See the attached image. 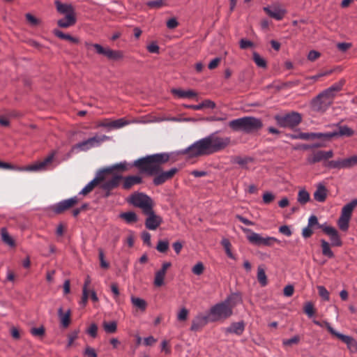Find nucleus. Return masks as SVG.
<instances>
[{"label":"nucleus","mask_w":357,"mask_h":357,"mask_svg":"<svg viewBox=\"0 0 357 357\" xmlns=\"http://www.w3.org/2000/svg\"><path fill=\"white\" fill-rule=\"evenodd\" d=\"M110 139L109 136L95 135L92 137L89 138L86 140L76 144L73 146V149H78L80 151H86L91 148L99 146L102 142L107 141Z\"/></svg>","instance_id":"obj_9"},{"label":"nucleus","mask_w":357,"mask_h":357,"mask_svg":"<svg viewBox=\"0 0 357 357\" xmlns=\"http://www.w3.org/2000/svg\"><path fill=\"white\" fill-rule=\"evenodd\" d=\"M335 337L345 343L351 352L354 353L357 351V342L352 337L340 333H338Z\"/></svg>","instance_id":"obj_22"},{"label":"nucleus","mask_w":357,"mask_h":357,"mask_svg":"<svg viewBox=\"0 0 357 357\" xmlns=\"http://www.w3.org/2000/svg\"><path fill=\"white\" fill-rule=\"evenodd\" d=\"M313 196L316 201L324 202L327 197V189L323 184L319 183Z\"/></svg>","instance_id":"obj_23"},{"label":"nucleus","mask_w":357,"mask_h":357,"mask_svg":"<svg viewBox=\"0 0 357 357\" xmlns=\"http://www.w3.org/2000/svg\"><path fill=\"white\" fill-rule=\"evenodd\" d=\"M1 240L5 244L13 248L15 246V240L9 235L8 232L7 231V229L5 227L1 228Z\"/></svg>","instance_id":"obj_27"},{"label":"nucleus","mask_w":357,"mask_h":357,"mask_svg":"<svg viewBox=\"0 0 357 357\" xmlns=\"http://www.w3.org/2000/svg\"><path fill=\"white\" fill-rule=\"evenodd\" d=\"M127 169H128L127 163H126V162H123L115 164V165H112V167L103 169L100 170V172H105V176L106 177V174H109L114 170L125 171Z\"/></svg>","instance_id":"obj_28"},{"label":"nucleus","mask_w":357,"mask_h":357,"mask_svg":"<svg viewBox=\"0 0 357 357\" xmlns=\"http://www.w3.org/2000/svg\"><path fill=\"white\" fill-rule=\"evenodd\" d=\"M341 87V84H334L325 90V91L326 94H328L333 99L335 93L340 91Z\"/></svg>","instance_id":"obj_47"},{"label":"nucleus","mask_w":357,"mask_h":357,"mask_svg":"<svg viewBox=\"0 0 357 357\" xmlns=\"http://www.w3.org/2000/svg\"><path fill=\"white\" fill-rule=\"evenodd\" d=\"M314 324L320 326V327H325L327 328V330L328 331V332L335 336L338 332H337L335 330H334L331 326L330 325V324L326 321H317V320H314L313 321Z\"/></svg>","instance_id":"obj_40"},{"label":"nucleus","mask_w":357,"mask_h":357,"mask_svg":"<svg viewBox=\"0 0 357 357\" xmlns=\"http://www.w3.org/2000/svg\"><path fill=\"white\" fill-rule=\"evenodd\" d=\"M350 219L348 218L343 217L340 215V217L338 219L337 225L339 228L342 231H347L349 228V223Z\"/></svg>","instance_id":"obj_41"},{"label":"nucleus","mask_w":357,"mask_h":357,"mask_svg":"<svg viewBox=\"0 0 357 357\" xmlns=\"http://www.w3.org/2000/svg\"><path fill=\"white\" fill-rule=\"evenodd\" d=\"M238 296L231 295L225 301L213 306L209 312L211 321H217L229 317L233 312V308L236 305Z\"/></svg>","instance_id":"obj_3"},{"label":"nucleus","mask_w":357,"mask_h":357,"mask_svg":"<svg viewBox=\"0 0 357 357\" xmlns=\"http://www.w3.org/2000/svg\"><path fill=\"white\" fill-rule=\"evenodd\" d=\"M45 328L43 326H40L39 328H32L30 330V333L32 335L35 337H43L45 335Z\"/></svg>","instance_id":"obj_51"},{"label":"nucleus","mask_w":357,"mask_h":357,"mask_svg":"<svg viewBox=\"0 0 357 357\" xmlns=\"http://www.w3.org/2000/svg\"><path fill=\"white\" fill-rule=\"evenodd\" d=\"M105 178V172L99 171L97 172L96 177L80 191L79 195H88L96 186L98 185L102 181H103Z\"/></svg>","instance_id":"obj_17"},{"label":"nucleus","mask_w":357,"mask_h":357,"mask_svg":"<svg viewBox=\"0 0 357 357\" xmlns=\"http://www.w3.org/2000/svg\"><path fill=\"white\" fill-rule=\"evenodd\" d=\"M333 137H337V134L334 133L333 132H317L314 133V139H330Z\"/></svg>","instance_id":"obj_43"},{"label":"nucleus","mask_w":357,"mask_h":357,"mask_svg":"<svg viewBox=\"0 0 357 357\" xmlns=\"http://www.w3.org/2000/svg\"><path fill=\"white\" fill-rule=\"evenodd\" d=\"M204 270V266L202 262H198L197 264H195L192 268V273L195 275H200L203 273Z\"/></svg>","instance_id":"obj_55"},{"label":"nucleus","mask_w":357,"mask_h":357,"mask_svg":"<svg viewBox=\"0 0 357 357\" xmlns=\"http://www.w3.org/2000/svg\"><path fill=\"white\" fill-rule=\"evenodd\" d=\"M131 303L135 307L139 308L142 311H145L147 307L146 302L144 299L132 296Z\"/></svg>","instance_id":"obj_33"},{"label":"nucleus","mask_w":357,"mask_h":357,"mask_svg":"<svg viewBox=\"0 0 357 357\" xmlns=\"http://www.w3.org/2000/svg\"><path fill=\"white\" fill-rule=\"evenodd\" d=\"M303 310H304V312L309 317H312L314 314V313H315V310L314 309L313 304L312 303H310V302H308V303H305Z\"/></svg>","instance_id":"obj_50"},{"label":"nucleus","mask_w":357,"mask_h":357,"mask_svg":"<svg viewBox=\"0 0 357 357\" xmlns=\"http://www.w3.org/2000/svg\"><path fill=\"white\" fill-rule=\"evenodd\" d=\"M86 47H93L97 54L106 56L108 59L112 61H119L123 58V53L120 50H113L109 47H104L98 43H85Z\"/></svg>","instance_id":"obj_10"},{"label":"nucleus","mask_w":357,"mask_h":357,"mask_svg":"<svg viewBox=\"0 0 357 357\" xmlns=\"http://www.w3.org/2000/svg\"><path fill=\"white\" fill-rule=\"evenodd\" d=\"M253 60L255 63L260 68H266V61L260 56V55L257 52H253Z\"/></svg>","instance_id":"obj_44"},{"label":"nucleus","mask_w":357,"mask_h":357,"mask_svg":"<svg viewBox=\"0 0 357 357\" xmlns=\"http://www.w3.org/2000/svg\"><path fill=\"white\" fill-rule=\"evenodd\" d=\"M319 228L330 237L331 245L333 246L340 247L342 245V241L339 236L337 231L330 226L320 225Z\"/></svg>","instance_id":"obj_16"},{"label":"nucleus","mask_w":357,"mask_h":357,"mask_svg":"<svg viewBox=\"0 0 357 357\" xmlns=\"http://www.w3.org/2000/svg\"><path fill=\"white\" fill-rule=\"evenodd\" d=\"M54 35L58 38L63 40H67L73 43H77L79 40L77 38L73 37L70 34L65 33L59 30H54Z\"/></svg>","instance_id":"obj_32"},{"label":"nucleus","mask_w":357,"mask_h":357,"mask_svg":"<svg viewBox=\"0 0 357 357\" xmlns=\"http://www.w3.org/2000/svg\"><path fill=\"white\" fill-rule=\"evenodd\" d=\"M78 202V198L73 197L53 205L51 208L55 213L61 214L73 207Z\"/></svg>","instance_id":"obj_14"},{"label":"nucleus","mask_w":357,"mask_h":357,"mask_svg":"<svg viewBox=\"0 0 357 357\" xmlns=\"http://www.w3.org/2000/svg\"><path fill=\"white\" fill-rule=\"evenodd\" d=\"M169 248V243L165 241H159L156 249L160 252H165Z\"/></svg>","instance_id":"obj_53"},{"label":"nucleus","mask_w":357,"mask_h":357,"mask_svg":"<svg viewBox=\"0 0 357 357\" xmlns=\"http://www.w3.org/2000/svg\"><path fill=\"white\" fill-rule=\"evenodd\" d=\"M298 202L304 205L310 201V194L305 190H301L298 193Z\"/></svg>","instance_id":"obj_38"},{"label":"nucleus","mask_w":357,"mask_h":357,"mask_svg":"<svg viewBox=\"0 0 357 357\" xmlns=\"http://www.w3.org/2000/svg\"><path fill=\"white\" fill-rule=\"evenodd\" d=\"M319 295L324 300H329V292L324 286L317 287Z\"/></svg>","instance_id":"obj_54"},{"label":"nucleus","mask_w":357,"mask_h":357,"mask_svg":"<svg viewBox=\"0 0 357 357\" xmlns=\"http://www.w3.org/2000/svg\"><path fill=\"white\" fill-rule=\"evenodd\" d=\"M228 126L234 132L252 133L259 130L262 128L263 123L259 119L244 116L230 121Z\"/></svg>","instance_id":"obj_4"},{"label":"nucleus","mask_w":357,"mask_h":357,"mask_svg":"<svg viewBox=\"0 0 357 357\" xmlns=\"http://www.w3.org/2000/svg\"><path fill=\"white\" fill-rule=\"evenodd\" d=\"M107 175L108 174H106L105 179L99 184L102 189L107 192L106 195L107 197L109 195V192L116 188L123 178L122 176L115 175L111 178L107 179Z\"/></svg>","instance_id":"obj_15"},{"label":"nucleus","mask_w":357,"mask_h":357,"mask_svg":"<svg viewBox=\"0 0 357 357\" xmlns=\"http://www.w3.org/2000/svg\"><path fill=\"white\" fill-rule=\"evenodd\" d=\"M130 203L142 209L144 213L152 209L151 199L143 193H135L130 197Z\"/></svg>","instance_id":"obj_11"},{"label":"nucleus","mask_w":357,"mask_h":357,"mask_svg":"<svg viewBox=\"0 0 357 357\" xmlns=\"http://www.w3.org/2000/svg\"><path fill=\"white\" fill-rule=\"evenodd\" d=\"M241 49L245 50L254 46V43L250 40L246 39H241L239 43Z\"/></svg>","instance_id":"obj_56"},{"label":"nucleus","mask_w":357,"mask_h":357,"mask_svg":"<svg viewBox=\"0 0 357 357\" xmlns=\"http://www.w3.org/2000/svg\"><path fill=\"white\" fill-rule=\"evenodd\" d=\"M172 153H160L149 155L134 161L132 166L139 169L140 172L149 176H154L153 183L155 185H160L172 179L178 172V169L173 167L168 171L162 170V165L168 162Z\"/></svg>","instance_id":"obj_1"},{"label":"nucleus","mask_w":357,"mask_h":357,"mask_svg":"<svg viewBox=\"0 0 357 357\" xmlns=\"http://www.w3.org/2000/svg\"><path fill=\"white\" fill-rule=\"evenodd\" d=\"M55 5L57 11L65 15L63 18L58 20V26L61 28H68L73 26L77 22L74 7L71 4L62 3L59 1H55Z\"/></svg>","instance_id":"obj_5"},{"label":"nucleus","mask_w":357,"mask_h":357,"mask_svg":"<svg viewBox=\"0 0 357 357\" xmlns=\"http://www.w3.org/2000/svg\"><path fill=\"white\" fill-rule=\"evenodd\" d=\"M166 275V273L163 271L159 270L156 271L154 278V285L155 287H161L164 284V279Z\"/></svg>","instance_id":"obj_35"},{"label":"nucleus","mask_w":357,"mask_h":357,"mask_svg":"<svg viewBox=\"0 0 357 357\" xmlns=\"http://www.w3.org/2000/svg\"><path fill=\"white\" fill-rule=\"evenodd\" d=\"M230 142V137H221L217 131L196 141L188 148L181 150L180 153L188 155L190 157L208 155L224 150Z\"/></svg>","instance_id":"obj_2"},{"label":"nucleus","mask_w":357,"mask_h":357,"mask_svg":"<svg viewBox=\"0 0 357 357\" xmlns=\"http://www.w3.org/2000/svg\"><path fill=\"white\" fill-rule=\"evenodd\" d=\"M337 130L334 131L337 137H351L354 134V131L347 126L337 124Z\"/></svg>","instance_id":"obj_26"},{"label":"nucleus","mask_w":357,"mask_h":357,"mask_svg":"<svg viewBox=\"0 0 357 357\" xmlns=\"http://www.w3.org/2000/svg\"><path fill=\"white\" fill-rule=\"evenodd\" d=\"M208 321H211L209 314L206 316L199 314L192 319L190 330L192 331H198L206 326Z\"/></svg>","instance_id":"obj_19"},{"label":"nucleus","mask_w":357,"mask_h":357,"mask_svg":"<svg viewBox=\"0 0 357 357\" xmlns=\"http://www.w3.org/2000/svg\"><path fill=\"white\" fill-rule=\"evenodd\" d=\"M189 311L185 307L181 308L177 314V320L178 321H185L188 319Z\"/></svg>","instance_id":"obj_45"},{"label":"nucleus","mask_w":357,"mask_h":357,"mask_svg":"<svg viewBox=\"0 0 357 357\" xmlns=\"http://www.w3.org/2000/svg\"><path fill=\"white\" fill-rule=\"evenodd\" d=\"M333 100L331 96L324 91L312 100V107L315 111L324 112L332 104Z\"/></svg>","instance_id":"obj_12"},{"label":"nucleus","mask_w":357,"mask_h":357,"mask_svg":"<svg viewBox=\"0 0 357 357\" xmlns=\"http://www.w3.org/2000/svg\"><path fill=\"white\" fill-rule=\"evenodd\" d=\"M357 165V155H353L345 159L331 160L326 165V167L332 169H348Z\"/></svg>","instance_id":"obj_13"},{"label":"nucleus","mask_w":357,"mask_h":357,"mask_svg":"<svg viewBox=\"0 0 357 357\" xmlns=\"http://www.w3.org/2000/svg\"><path fill=\"white\" fill-rule=\"evenodd\" d=\"M122 180V187L125 190H129L132 186L142 183V178L137 175L123 177Z\"/></svg>","instance_id":"obj_21"},{"label":"nucleus","mask_w":357,"mask_h":357,"mask_svg":"<svg viewBox=\"0 0 357 357\" xmlns=\"http://www.w3.org/2000/svg\"><path fill=\"white\" fill-rule=\"evenodd\" d=\"M243 231L245 232L249 233V234L247 236V238L251 243L255 245L271 246L274 243H280V241L275 237H263L259 234L255 233L251 231L250 229H244Z\"/></svg>","instance_id":"obj_8"},{"label":"nucleus","mask_w":357,"mask_h":357,"mask_svg":"<svg viewBox=\"0 0 357 357\" xmlns=\"http://www.w3.org/2000/svg\"><path fill=\"white\" fill-rule=\"evenodd\" d=\"M102 327L107 333H114L117 330V324L116 321H103Z\"/></svg>","instance_id":"obj_36"},{"label":"nucleus","mask_w":357,"mask_h":357,"mask_svg":"<svg viewBox=\"0 0 357 357\" xmlns=\"http://www.w3.org/2000/svg\"><path fill=\"white\" fill-rule=\"evenodd\" d=\"M257 280L262 287L267 284V278L264 269L259 266L257 269Z\"/></svg>","instance_id":"obj_39"},{"label":"nucleus","mask_w":357,"mask_h":357,"mask_svg":"<svg viewBox=\"0 0 357 357\" xmlns=\"http://www.w3.org/2000/svg\"><path fill=\"white\" fill-rule=\"evenodd\" d=\"M292 138L308 140V139H314V133L313 132H310V133L301 132L298 135H293Z\"/></svg>","instance_id":"obj_49"},{"label":"nucleus","mask_w":357,"mask_h":357,"mask_svg":"<svg viewBox=\"0 0 357 357\" xmlns=\"http://www.w3.org/2000/svg\"><path fill=\"white\" fill-rule=\"evenodd\" d=\"M274 118L280 127L290 128L297 126L302 119L301 114L294 112L283 115L278 114Z\"/></svg>","instance_id":"obj_7"},{"label":"nucleus","mask_w":357,"mask_h":357,"mask_svg":"<svg viewBox=\"0 0 357 357\" xmlns=\"http://www.w3.org/2000/svg\"><path fill=\"white\" fill-rule=\"evenodd\" d=\"M99 259L100 262V266L103 268H109V263L107 262L104 259V253L101 249L99 250Z\"/></svg>","instance_id":"obj_58"},{"label":"nucleus","mask_w":357,"mask_h":357,"mask_svg":"<svg viewBox=\"0 0 357 357\" xmlns=\"http://www.w3.org/2000/svg\"><path fill=\"white\" fill-rule=\"evenodd\" d=\"M341 87V84H334L325 90V91L326 94H328L333 99L335 93L340 91Z\"/></svg>","instance_id":"obj_48"},{"label":"nucleus","mask_w":357,"mask_h":357,"mask_svg":"<svg viewBox=\"0 0 357 357\" xmlns=\"http://www.w3.org/2000/svg\"><path fill=\"white\" fill-rule=\"evenodd\" d=\"M144 214L148 215L145 222L146 227L150 230H155L162 222L161 217L155 215L153 209Z\"/></svg>","instance_id":"obj_18"},{"label":"nucleus","mask_w":357,"mask_h":357,"mask_svg":"<svg viewBox=\"0 0 357 357\" xmlns=\"http://www.w3.org/2000/svg\"><path fill=\"white\" fill-rule=\"evenodd\" d=\"M351 47V44L349 43H340L337 44V49L342 52H345Z\"/></svg>","instance_id":"obj_59"},{"label":"nucleus","mask_w":357,"mask_h":357,"mask_svg":"<svg viewBox=\"0 0 357 357\" xmlns=\"http://www.w3.org/2000/svg\"><path fill=\"white\" fill-rule=\"evenodd\" d=\"M313 234L312 227H309L308 225L303 229L302 231V236L305 238H310Z\"/></svg>","instance_id":"obj_64"},{"label":"nucleus","mask_w":357,"mask_h":357,"mask_svg":"<svg viewBox=\"0 0 357 357\" xmlns=\"http://www.w3.org/2000/svg\"><path fill=\"white\" fill-rule=\"evenodd\" d=\"M300 342V337L296 335L290 339L283 340L282 344L284 347H291L294 344H297Z\"/></svg>","instance_id":"obj_46"},{"label":"nucleus","mask_w":357,"mask_h":357,"mask_svg":"<svg viewBox=\"0 0 357 357\" xmlns=\"http://www.w3.org/2000/svg\"><path fill=\"white\" fill-rule=\"evenodd\" d=\"M120 217L127 223L135 222L137 220V215L132 211L123 213L120 215Z\"/></svg>","instance_id":"obj_37"},{"label":"nucleus","mask_w":357,"mask_h":357,"mask_svg":"<svg viewBox=\"0 0 357 357\" xmlns=\"http://www.w3.org/2000/svg\"><path fill=\"white\" fill-rule=\"evenodd\" d=\"M146 5L153 9H158L166 5L164 0H153L146 3Z\"/></svg>","instance_id":"obj_42"},{"label":"nucleus","mask_w":357,"mask_h":357,"mask_svg":"<svg viewBox=\"0 0 357 357\" xmlns=\"http://www.w3.org/2000/svg\"><path fill=\"white\" fill-rule=\"evenodd\" d=\"M222 245L225 249L227 256L231 259H235L234 256L233 255L230 250L231 243H229V241L227 239H223L222 241Z\"/></svg>","instance_id":"obj_52"},{"label":"nucleus","mask_w":357,"mask_h":357,"mask_svg":"<svg viewBox=\"0 0 357 357\" xmlns=\"http://www.w3.org/2000/svg\"><path fill=\"white\" fill-rule=\"evenodd\" d=\"M245 330V324L243 321L232 323L229 327L225 329L226 333H234L240 335Z\"/></svg>","instance_id":"obj_24"},{"label":"nucleus","mask_w":357,"mask_h":357,"mask_svg":"<svg viewBox=\"0 0 357 357\" xmlns=\"http://www.w3.org/2000/svg\"><path fill=\"white\" fill-rule=\"evenodd\" d=\"M55 153L50 154L46 158L42 161L36 162L35 164L26 167H17L10 163L0 161V169L15 170L18 172H38L45 169L46 167L50 165L54 158Z\"/></svg>","instance_id":"obj_6"},{"label":"nucleus","mask_w":357,"mask_h":357,"mask_svg":"<svg viewBox=\"0 0 357 357\" xmlns=\"http://www.w3.org/2000/svg\"><path fill=\"white\" fill-rule=\"evenodd\" d=\"M357 206V199H353L342 208L341 215L343 217L351 219L354 209Z\"/></svg>","instance_id":"obj_25"},{"label":"nucleus","mask_w":357,"mask_h":357,"mask_svg":"<svg viewBox=\"0 0 357 357\" xmlns=\"http://www.w3.org/2000/svg\"><path fill=\"white\" fill-rule=\"evenodd\" d=\"M275 199V195L271 192H266L263 195V202L266 204H268L272 202Z\"/></svg>","instance_id":"obj_57"},{"label":"nucleus","mask_w":357,"mask_h":357,"mask_svg":"<svg viewBox=\"0 0 357 357\" xmlns=\"http://www.w3.org/2000/svg\"><path fill=\"white\" fill-rule=\"evenodd\" d=\"M98 126L100 127L113 128L112 121L109 119H105L100 121Z\"/></svg>","instance_id":"obj_62"},{"label":"nucleus","mask_w":357,"mask_h":357,"mask_svg":"<svg viewBox=\"0 0 357 357\" xmlns=\"http://www.w3.org/2000/svg\"><path fill=\"white\" fill-rule=\"evenodd\" d=\"M172 93L178 98H193L197 93L192 90L183 91L178 89H172Z\"/></svg>","instance_id":"obj_29"},{"label":"nucleus","mask_w":357,"mask_h":357,"mask_svg":"<svg viewBox=\"0 0 357 357\" xmlns=\"http://www.w3.org/2000/svg\"><path fill=\"white\" fill-rule=\"evenodd\" d=\"M59 317L61 320V323L64 328H66L69 326L70 323V311L68 310V312L65 314L63 313L62 308L60 307L58 311Z\"/></svg>","instance_id":"obj_30"},{"label":"nucleus","mask_w":357,"mask_h":357,"mask_svg":"<svg viewBox=\"0 0 357 357\" xmlns=\"http://www.w3.org/2000/svg\"><path fill=\"white\" fill-rule=\"evenodd\" d=\"M200 106H202V109L203 108H211V109H213L215 108V104L214 102L210 100H205L204 101H203L201 104H200Z\"/></svg>","instance_id":"obj_61"},{"label":"nucleus","mask_w":357,"mask_h":357,"mask_svg":"<svg viewBox=\"0 0 357 357\" xmlns=\"http://www.w3.org/2000/svg\"><path fill=\"white\" fill-rule=\"evenodd\" d=\"M98 326L96 324H92L88 328V333L92 337H95L97 335Z\"/></svg>","instance_id":"obj_60"},{"label":"nucleus","mask_w":357,"mask_h":357,"mask_svg":"<svg viewBox=\"0 0 357 357\" xmlns=\"http://www.w3.org/2000/svg\"><path fill=\"white\" fill-rule=\"evenodd\" d=\"M264 10L271 17L277 20H282L286 13L285 10L281 8L278 5H274L272 8L269 7H264Z\"/></svg>","instance_id":"obj_20"},{"label":"nucleus","mask_w":357,"mask_h":357,"mask_svg":"<svg viewBox=\"0 0 357 357\" xmlns=\"http://www.w3.org/2000/svg\"><path fill=\"white\" fill-rule=\"evenodd\" d=\"M279 231L287 236H290L292 234L290 228L287 225H282L280 227Z\"/></svg>","instance_id":"obj_63"},{"label":"nucleus","mask_w":357,"mask_h":357,"mask_svg":"<svg viewBox=\"0 0 357 357\" xmlns=\"http://www.w3.org/2000/svg\"><path fill=\"white\" fill-rule=\"evenodd\" d=\"M323 151L313 152L307 158V162L310 164H314L324 160Z\"/></svg>","instance_id":"obj_31"},{"label":"nucleus","mask_w":357,"mask_h":357,"mask_svg":"<svg viewBox=\"0 0 357 357\" xmlns=\"http://www.w3.org/2000/svg\"><path fill=\"white\" fill-rule=\"evenodd\" d=\"M321 246L322 254L324 256L328 257V258H332L334 257L333 252L331 250L330 244L326 241L325 240H321Z\"/></svg>","instance_id":"obj_34"}]
</instances>
